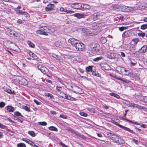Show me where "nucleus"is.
<instances>
[{"label": "nucleus", "mask_w": 147, "mask_h": 147, "mask_svg": "<svg viewBox=\"0 0 147 147\" xmlns=\"http://www.w3.org/2000/svg\"><path fill=\"white\" fill-rule=\"evenodd\" d=\"M62 89V87L60 86H57L56 88V90L58 92H60L61 94H62V95L61 96V97L71 101L75 100H76V99L75 98L67 95L63 92H61Z\"/></svg>", "instance_id": "f257e3e1"}, {"label": "nucleus", "mask_w": 147, "mask_h": 147, "mask_svg": "<svg viewBox=\"0 0 147 147\" xmlns=\"http://www.w3.org/2000/svg\"><path fill=\"white\" fill-rule=\"evenodd\" d=\"M49 31V29L47 27H42L41 30H38L36 31V33L40 34H42L45 35H47V32Z\"/></svg>", "instance_id": "f03ea898"}, {"label": "nucleus", "mask_w": 147, "mask_h": 147, "mask_svg": "<svg viewBox=\"0 0 147 147\" xmlns=\"http://www.w3.org/2000/svg\"><path fill=\"white\" fill-rule=\"evenodd\" d=\"M106 56L110 59H114L117 60V54L116 53L108 51L107 53Z\"/></svg>", "instance_id": "7ed1b4c3"}, {"label": "nucleus", "mask_w": 147, "mask_h": 147, "mask_svg": "<svg viewBox=\"0 0 147 147\" xmlns=\"http://www.w3.org/2000/svg\"><path fill=\"white\" fill-rule=\"evenodd\" d=\"M71 90L76 94H82L83 93L82 89L78 86L74 85L71 86Z\"/></svg>", "instance_id": "20e7f679"}, {"label": "nucleus", "mask_w": 147, "mask_h": 147, "mask_svg": "<svg viewBox=\"0 0 147 147\" xmlns=\"http://www.w3.org/2000/svg\"><path fill=\"white\" fill-rule=\"evenodd\" d=\"M76 49L78 51H80L83 50L84 45L80 41L75 46Z\"/></svg>", "instance_id": "39448f33"}, {"label": "nucleus", "mask_w": 147, "mask_h": 147, "mask_svg": "<svg viewBox=\"0 0 147 147\" xmlns=\"http://www.w3.org/2000/svg\"><path fill=\"white\" fill-rule=\"evenodd\" d=\"M38 68L41 72L44 74H46L48 72V69L42 65H39L38 66Z\"/></svg>", "instance_id": "423d86ee"}, {"label": "nucleus", "mask_w": 147, "mask_h": 147, "mask_svg": "<svg viewBox=\"0 0 147 147\" xmlns=\"http://www.w3.org/2000/svg\"><path fill=\"white\" fill-rule=\"evenodd\" d=\"M128 111V110H125V113L124 114V115L123 116V117L125 118H123V120H125L126 121H127L131 123H132V124H134L137 125H140V124L137 122H133V121H132L130 120L127 119L125 118L126 117V115L127 114V111Z\"/></svg>", "instance_id": "0eeeda50"}, {"label": "nucleus", "mask_w": 147, "mask_h": 147, "mask_svg": "<svg viewBox=\"0 0 147 147\" xmlns=\"http://www.w3.org/2000/svg\"><path fill=\"white\" fill-rule=\"evenodd\" d=\"M107 134L110 137L111 139L115 142L116 141V140L118 137L116 135L111 132H107Z\"/></svg>", "instance_id": "6e6552de"}, {"label": "nucleus", "mask_w": 147, "mask_h": 147, "mask_svg": "<svg viewBox=\"0 0 147 147\" xmlns=\"http://www.w3.org/2000/svg\"><path fill=\"white\" fill-rule=\"evenodd\" d=\"M136 51L135 49V46L133 45H131L130 48L129 53L131 56H134Z\"/></svg>", "instance_id": "1a4fd4ad"}, {"label": "nucleus", "mask_w": 147, "mask_h": 147, "mask_svg": "<svg viewBox=\"0 0 147 147\" xmlns=\"http://www.w3.org/2000/svg\"><path fill=\"white\" fill-rule=\"evenodd\" d=\"M6 29L7 30V34L10 35V36H16V33L14 31H13L9 27H7Z\"/></svg>", "instance_id": "9d476101"}, {"label": "nucleus", "mask_w": 147, "mask_h": 147, "mask_svg": "<svg viewBox=\"0 0 147 147\" xmlns=\"http://www.w3.org/2000/svg\"><path fill=\"white\" fill-rule=\"evenodd\" d=\"M68 41L69 43L75 47L79 41L77 39H75L74 38H71L68 40Z\"/></svg>", "instance_id": "9b49d317"}, {"label": "nucleus", "mask_w": 147, "mask_h": 147, "mask_svg": "<svg viewBox=\"0 0 147 147\" xmlns=\"http://www.w3.org/2000/svg\"><path fill=\"white\" fill-rule=\"evenodd\" d=\"M130 7H128L124 5H121L120 6V8H121V11H122L129 12L130 11Z\"/></svg>", "instance_id": "f8f14e48"}, {"label": "nucleus", "mask_w": 147, "mask_h": 147, "mask_svg": "<svg viewBox=\"0 0 147 147\" xmlns=\"http://www.w3.org/2000/svg\"><path fill=\"white\" fill-rule=\"evenodd\" d=\"M16 12L17 14L24 15L26 18H28L29 17V14L26 11H23L21 10H16Z\"/></svg>", "instance_id": "ddd939ff"}, {"label": "nucleus", "mask_w": 147, "mask_h": 147, "mask_svg": "<svg viewBox=\"0 0 147 147\" xmlns=\"http://www.w3.org/2000/svg\"><path fill=\"white\" fill-rule=\"evenodd\" d=\"M73 5L74 8L82 10V4L81 3H74L73 4Z\"/></svg>", "instance_id": "4468645a"}, {"label": "nucleus", "mask_w": 147, "mask_h": 147, "mask_svg": "<svg viewBox=\"0 0 147 147\" xmlns=\"http://www.w3.org/2000/svg\"><path fill=\"white\" fill-rule=\"evenodd\" d=\"M117 70L120 74H121V73H123L124 72H127L129 71L127 70H126L125 68L120 67H118L117 68Z\"/></svg>", "instance_id": "2eb2a0df"}, {"label": "nucleus", "mask_w": 147, "mask_h": 147, "mask_svg": "<svg viewBox=\"0 0 147 147\" xmlns=\"http://www.w3.org/2000/svg\"><path fill=\"white\" fill-rule=\"evenodd\" d=\"M55 5L54 4L49 3L47 5V7L45 8V9L47 11H49L52 10L54 8Z\"/></svg>", "instance_id": "dca6fc26"}, {"label": "nucleus", "mask_w": 147, "mask_h": 147, "mask_svg": "<svg viewBox=\"0 0 147 147\" xmlns=\"http://www.w3.org/2000/svg\"><path fill=\"white\" fill-rule=\"evenodd\" d=\"M101 17V13L98 12L97 13H95L93 14V20L96 21L99 19Z\"/></svg>", "instance_id": "f3484780"}, {"label": "nucleus", "mask_w": 147, "mask_h": 147, "mask_svg": "<svg viewBox=\"0 0 147 147\" xmlns=\"http://www.w3.org/2000/svg\"><path fill=\"white\" fill-rule=\"evenodd\" d=\"M119 125L120 127L122 128L125 131H129V132L133 134H134L135 133V132L134 131L130 129L129 128L123 126L121 125Z\"/></svg>", "instance_id": "a211bd4d"}, {"label": "nucleus", "mask_w": 147, "mask_h": 147, "mask_svg": "<svg viewBox=\"0 0 147 147\" xmlns=\"http://www.w3.org/2000/svg\"><path fill=\"white\" fill-rule=\"evenodd\" d=\"M53 57L55 58L60 63H63V60L62 58L60 56L55 54H54L53 55Z\"/></svg>", "instance_id": "6ab92c4d"}, {"label": "nucleus", "mask_w": 147, "mask_h": 147, "mask_svg": "<svg viewBox=\"0 0 147 147\" xmlns=\"http://www.w3.org/2000/svg\"><path fill=\"white\" fill-rule=\"evenodd\" d=\"M140 51L141 53H144L147 51V46L146 45H144L140 49Z\"/></svg>", "instance_id": "aec40b11"}, {"label": "nucleus", "mask_w": 147, "mask_h": 147, "mask_svg": "<svg viewBox=\"0 0 147 147\" xmlns=\"http://www.w3.org/2000/svg\"><path fill=\"white\" fill-rule=\"evenodd\" d=\"M101 69L103 70H108L110 69V67L107 64H103L101 65Z\"/></svg>", "instance_id": "412c9836"}, {"label": "nucleus", "mask_w": 147, "mask_h": 147, "mask_svg": "<svg viewBox=\"0 0 147 147\" xmlns=\"http://www.w3.org/2000/svg\"><path fill=\"white\" fill-rule=\"evenodd\" d=\"M7 111V112H13L14 111V108L11 106H7L5 107Z\"/></svg>", "instance_id": "4be33fe9"}, {"label": "nucleus", "mask_w": 147, "mask_h": 147, "mask_svg": "<svg viewBox=\"0 0 147 147\" xmlns=\"http://www.w3.org/2000/svg\"><path fill=\"white\" fill-rule=\"evenodd\" d=\"M115 142L121 144H123L124 143V141L122 138L119 136L118 137L116 140V141H115Z\"/></svg>", "instance_id": "5701e85b"}, {"label": "nucleus", "mask_w": 147, "mask_h": 147, "mask_svg": "<svg viewBox=\"0 0 147 147\" xmlns=\"http://www.w3.org/2000/svg\"><path fill=\"white\" fill-rule=\"evenodd\" d=\"M90 8V6L88 5L87 4H83L82 10H84L85 9H89Z\"/></svg>", "instance_id": "b1692460"}, {"label": "nucleus", "mask_w": 147, "mask_h": 147, "mask_svg": "<svg viewBox=\"0 0 147 147\" xmlns=\"http://www.w3.org/2000/svg\"><path fill=\"white\" fill-rule=\"evenodd\" d=\"M130 34V32L128 31H125L122 34L123 37L126 38L128 37Z\"/></svg>", "instance_id": "393cba45"}, {"label": "nucleus", "mask_w": 147, "mask_h": 147, "mask_svg": "<svg viewBox=\"0 0 147 147\" xmlns=\"http://www.w3.org/2000/svg\"><path fill=\"white\" fill-rule=\"evenodd\" d=\"M74 16L79 19H80L84 17V15L83 14H80L79 13L74 14Z\"/></svg>", "instance_id": "a878e982"}, {"label": "nucleus", "mask_w": 147, "mask_h": 147, "mask_svg": "<svg viewBox=\"0 0 147 147\" xmlns=\"http://www.w3.org/2000/svg\"><path fill=\"white\" fill-rule=\"evenodd\" d=\"M93 67V66H89L87 67L86 68V71L88 72H91L92 71V67Z\"/></svg>", "instance_id": "bb28decb"}, {"label": "nucleus", "mask_w": 147, "mask_h": 147, "mask_svg": "<svg viewBox=\"0 0 147 147\" xmlns=\"http://www.w3.org/2000/svg\"><path fill=\"white\" fill-rule=\"evenodd\" d=\"M109 95L112 96H113L115 97H116L117 98L119 99L120 98V96L117 94H116L114 93L113 92L110 93Z\"/></svg>", "instance_id": "cd10ccee"}, {"label": "nucleus", "mask_w": 147, "mask_h": 147, "mask_svg": "<svg viewBox=\"0 0 147 147\" xmlns=\"http://www.w3.org/2000/svg\"><path fill=\"white\" fill-rule=\"evenodd\" d=\"M48 128L49 130L51 131H58V129L57 128L53 126H51L50 127H49Z\"/></svg>", "instance_id": "c85d7f7f"}, {"label": "nucleus", "mask_w": 147, "mask_h": 147, "mask_svg": "<svg viewBox=\"0 0 147 147\" xmlns=\"http://www.w3.org/2000/svg\"><path fill=\"white\" fill-rule=\"evenodd\" d=\"M27 43L28 44L29 46L32 48H34L35 47L34 44L30 41H28L27 42Z\"/></svg>", "instance_id": "c756f323"}, {"label": "nucleus", "mask_w": 147, "mask_h": 147, "mask_svg": "<svg viewBox=\"0 0 147 147\" xmlns=\"http://www.w3.org/2000/svg\"><path fill=\"white\" fill-rule=\"evenodd\" d=\"M141 9H144L147 7V3H142L140 5Z\"/></svg>", "instance_id": "7c9ffc66"}, {"label": "nucleus", "mask_w": 147, "mask_h": 147, "mask_svg": "<svg viewBox=\"0 0 147 147\" xmlns=\"http://www.w3.org/2000/svg\"><path fill=\"white\" fill-rule=\"evenodd\" d=\"M30 107L29 106V107L26 106H24L23 107V109L25 110L27 112H30Z\"/></svg>", "instance_id": "2f4dec72"}, {"label": "nucleus", "mask_w": 147, "mask_h": 147, "mask_svg": "<svg viewBox=\"0 0 147 147\" xmlns=\"http://www.w3.org/2000/svg\"><path fill=\"white\" fill-rule=\"evenodd\" d=\"M100 41L102 43L105 44L107 40L105 37H102L100 39Z\"/></svg>", "instance_id": "473e14b6"}, {"label": "nucleus", "mask_w": 147, "mask_h": 147, "mask_svg": "<svg viewBox=\"0 0 147 147\" xmlns=\"http://www.w3.org/2000/svg\"><path fill=\"white\" fill-rule=\"evenodd\" d=\"M61 41L60 40L57 41L54 43L55 46L58 47L61 46Z\"/></svg>", "instance_id": "72a5a7b5"}, {"label": "nucleus", "mask_w": 147, "mask_h": 147, "mask_svg": "<svg viewBox=\"0 0 147 147\" xmlns=\"http://www.w3.org/2000/svg\"><path fill=\"white\" fill-rule=\"evenodd\" d=\"M113 8L115 10H119V9L120 8V6H119L118 5H113Z\"/></svg>", "instance_id": "f704fd0d"}, {"label": "nucleus", "mask_w": 147, "mask_h": 147, "mask_svg": "<svg viewBox=\"0 0 147 147\" xmlns=\"http://www.w3.org/2000/svg\"><path fill=\"white\" fill-rule=\"evenodd\" d=\"M136 107L137 108L139 109H142L144 110L146 109L145 107L141 106L137 104H136Z\"/></svg>", "instance_id": "c9c22d12"}, {"label": "nucleus", "mask_w": 147, "mask_h": 147, "mask_svg": "<svg viewBox=\"0 0 147 147\" xmlns=\"http://www.w3.org/2000/svg\"><path fill=\"white\" fill-rule=\"evenodd\" d=\"M141 100L143 102L147 103V96H144L141 98Z\"/></svg>", "instance_id": "e433bc0d"}, {"label": "nucleus", "mask_w": 147, "mask_h": 147, "mask_svg": "<svg viewBox=\"0 0 147 147\" xmlns=\"http://www.w3.org/2000/svg\"><path fill=\"white\" fill-rule=\"evenodd\" d=\"M14 115L17 116H20L22 117H24L23 115H22L18 111H15L14 112Z\"/></svg>", "instance_id": "4c0bfd02"}, {"label": "nucleus", "mask_w": 147, "mask_h": 147, "mask_svg": "<svg viewBox=\"0 0 147 147\" xmlns=\"http://www.w3.org/2000/svg\"><path fill=\"white\" fill-rule=\"evenodd\" d=\"M103 57H96L93 59V61H98L99 60H100L102 59Z\"/></svg>", "instance_id": "58836bf2"}, {"label": "nucleus", "mask_w": 147, "mask_h": 147, "mask_svg": "<svg viewBox=\"0 0 147 147\" xmlns=\"http://www.w3.org/2000/svg\"><path fill=\"white\" fill-rule=\"evenodd\" d=\"M45 95L46 96L50 97L51 98H53V96L52 94L49 93H45Z\"/></svg>", "instance_id": "ea45409f"}, {"label": "nucleus", "mask_w": 147, "mask_h": 147, "mask_svg": "<svg viewBox=\"0 0 147 147\" xmlns=\"http://www.w3.org/2000/svg\"><path fill=\"white\" fill-rule=\"evenodd\" d=\"M38 123L39 125L42 126H46L47 125V123L45 121L39 122Z\"/></svg>", "instance_id": "a19ab883"}, {"label": "nucleus", "mask_w": 147, "mask_h": 147, "mask_svg": "<svg viewBox=\"0 0 147 147\" xmlns=\"http://www.w3.org/2000/svg\"><path fill=\"white\" fill-rule=\"evenodd\" d=\"M128 27L127 26L123 27L122 26L119 27V29L121 31H123L125 29H128Z\"/></svg>", "instance_id": "79ce46f5"}, {"label": "nucleus", "mask_w": 147, "mask_h": 147, "mask_svg": "<svg viewBox=\"0 0 147 147\" xmlns=\"http://www.w3.org/2000/svg\"><path fill=\"white\" fill-rule=\"evenodd\" d=\"M18 147H26V146L25 144L23 143H20L18 144H17Z\"/></svg>", "instance_id": "37998d69"}, {"label": "nucleus", "mask_w": 147, "mask_h": 147, "mask_svg": "<svg viewBox=\"0 0 147 147\" xmlns=\"http://www.w3.org/2000/svg\"><path fill=\"white\" fill-rule=\"evenodd\" d=\"M28 133L32 137H34L35 136V133L32 131H29L28 132Z\"/></svg>", "instance_id": "c03bdc74"}, {"label": "nucleus", "mask_w": 147, "mask_h": 147, "mask_svg": "<svg viewBox=\"0 0 147 147\" xmlns=\"http://www.w3.org/2000/svg\"><path fill=\"white\" fill-rule=\"evenodd\" d=\"M68 130L69 131H70L73 134H75L76 135H78V134L77 133L75 132L74 130L71 128H69L68 129Z\"/></svg>", "instance_id": "a18cd8bd"}, {"label": "nucleus", "mask_w": 147, "mask_h": 147, "mask_svg": "<svg viewBox=\"0 0 147 147\" xmlns=\"http://www.w3.org/2000/svg\"><path fill=\"white\" fill-rule=\"evenodd\" d=\"M91 49V51L92 53L93 54H95L96 53V46L92 48Z\"/></svg>", "instance_id": "49530a36"}, {"label": "nucleus", "mask_w": 147, "mask_h": 147, "mask_svg": "<svg viewBox=\"0 0 147 147\" xmlns=\"http://www.w3.org/2000/svg\"><path fill=\"white\" fill-rule=\"evenodd\" d=\"M147 28V24H143L141 26V28L142 29L145 30Z\"/></svg>", "instance_id": "de8ad7c7"}, {"label": "nucleus", "mask_w": 147, "mask_h": 147, "mask_svg": "<svg viewBox=\"0 0 147 147\" xmlns=\"http://www.w3.org/2000/svg\"><path fill=\"white\" fill-rule=\"evenodd\" d=\"M5 92H7V93L10 94H13V92L11 91V90L9 89H5Z\"/></svg>", "instance_id": "09e8293b"}, {"label": "nucleus", "mask_w": 147, "mask_h": 147, "mask_svg": "<svg viewBox=\"0 0 147 147\" xmlns=\"http://www.w3.org/2000/svg\"><path fill=\"white\" fill-rule=\"evenodd\" d=\"M80 115L81 116H83L84 117H86L87 116V114L84 112H81L80 113Z\"/></svg>", "instance_id": "8fccbe9b"}, {"label": "nucleus", "mask_w": 147, "mask_h": 147, "mask_svg": "<svg viewBox=\"0 0 147 147\" xmlns=\"http://www.w3.org/2000/svg\"><path fill=\"white\" fill-rule=\"evenodd\" d=\"M17 120L21 123H22L23 121V119L21 117H19L17 119Z\"/></svg>", "instance_id": "3c124183"}, {"label": "nucleus", "mask_w": 147, "mask_h": 147, "mask_svg": "<svg viewBox=\"0 0 147 147\" xmlns=\"http://www.w3.org/2000/svg\"><path fill=\"white\" fill-rule=\"evenodd\" d=\"M22 140L28 144L30 140L27 138H23Z\"/></svg>", "instance_id": "603ef678"}, {"label": "nucleus", "mask_w": 147, "mask_h": 147, "mask_svg": "<svg viewBox=\"0 0 147 147\" xmlns=\"http://www.w3.org/2000/svg\"><path fill=\"white\" fill-rule=\"evenodd\" d=\"M5 104L3 102H0V107L3 108L4 107Z\"/></svg>", "instance_id": "864d4df0"}, {"label": "nucleus", "mask_w": 147, "mask_h": 147, "mask_svg": "<svg viewBox=\"0 0 147 147\" xmlns=\"http://www.w3.org/2000/svg\"><path fill=\"white\" fill-rule=\"evenodd\" d=\"M138 35L140 36L144 37L145 36V33L140 32L138 33Z\"/></svg>", "instance_id": "5fc2aeb1"}, {"label": "nucleus", "mask_w": 147, "mask_h": 147, "mask_svg": "<svg viewBox=\"0 0 147 147\" xmlns=\"http://www.w3.org/2000/svg\"><path fill=\"white\" fill-rule=\"evenodd\" d=\"M58 81L63 85H64V82L63 81L61 78H58Z\"/></svg>", "instance_id": "6e6d98bb"}, {"label": "nucleus", "mask_w": 147, "mask_h": 147, "mask_svg": "<svg viewBox=\"0 0 147 147\" xmlns=\"http://www.w3.org/2000/svg\"><path fill=\"white\" fill-rule=\"evenodd\" d=\"M136 104L132 103H130L129 104V106L133 107H136Z\"/></svg>", "instance_id": "4d7b16f0"}, {"label": "nucleus", "mask_w": 147, "mask_h": 147, "mask_svg": "<svg viewBox=\"0 0 147 147\" xmlns=\"http://www.w3.org/2000/svg\"><path fill=\"white\" fill-rule=\"evenodd\" d=\"M122 57H124L125 56V55L124 53L123 52H121L120 54H119Z\"/></svg>", "instance_id": "13d9d810"}, {"label": "nucleus", "mask_w": 147, "mask_h": 147, "mask_svg": "<svg viewBox=\"0 0 147 147\" xmlns=\"http://www.w3.org/2000/svg\"><path fill=\"white\" fill-rule=\"evenodd\" d=\"M60 117H61L62 118L66 119L67 118V116L66 115H60L59 116Z\"/></svg>", "instance_id": "bf43d9fd"}, {"label": "nucleus", "mask_w": 147, "mask_h": 147, "mask_svg": "<svg viewBox=\"0 0 147 147\" xmlns=\"http://www.w3.org/2000/svg\"><path fill=\"white\" fill-rule=\"evenodd\" d=\"M34 101L35 103L37 105H39L41 104V102H38L37 100L35 99L34 100Z\"/></svg>", "instance_id": "052dcab7"}, {"label": "nucleus", "mask_w": 147, "mask_h": 147, "mask_svg": "<svg viewBox=\"0 0 147 147\" xmlns=\"http://www.w3.org/2000/svg\"><path fill=\"white\" fill-rule=\"evenodd\" d=\"M28 144L32 146H34V145L35 144L32 141L30 140Z\"/></svg>", "instance_id": "680f3d73"}, {"label": "nucleus", "mask_w": 147, "mask_h": 147, "mask_svg": "<svg viewBox=\"0 0 147 147\" xmlns=\"http://www.w3.org/2000/svg\"><path fill=\"white\" fill-rule=\"evenodd\" d=\"M46 74V75L48 77H52V75L51 74L49 73V72L48 71V72L46 74Z\"/></svg>", "instance_id": "e2e57ef3"}, {"label": "nucleus", "mask_w": 147, "mask_h": 147, "mask_svg": "<svg viewBox=\"0 0 147 147\" xmlns=\"http://www.w3.org/2000/svg\"><path fill=\"white\" fill-rule=\"evenodd\" d=\"M132 140L133 141V142L135 143V144H138V140H135V139H133Z\"/></svg>", "instance_id": "0e129e2a"}, {"label": "nucleus", "mask_w": 147, "mask_h": 147, "mask_svg": "<svg viewBox=\"0 0 147 147\" xmlns=\"http://www.w3.org/2000/svg\"><path fill=\"white\" fill-rule=\"evenodd\" d=\"M32 57L35 59H36L37 58V56L34 53L32 56Z\"/></svg>", "instance_id": "69168bd1"}, {"label": "nucleus", "mask_w": 147, "mask_h": 147, "mask_svg": "<svg viewBox=\"0 0 147 147\" xmlns=\"http://www.w3.org/2000/svg\"><path fill=\"white\" fill-rule=\"evenodd\" d=\"M130 64L131 67H132V66H134L136 64V63L131 62Z\"/></svg>", "instance_id": "338daca9"}, {"label": "nucleus", "mask_w": 147, "mask_h": 147, "mask_svg": "<svg viewBox=\"0 0 147 147\" xmlns=\"http://www.w3.org/2000/svg\"><path fill=\"white\" fill-rule=\"evenodd\" d=\"M17 23L18 24H21L23 22L22 20L20 19H19L17 21Z\"/></svg>", "instance_id": "774afa93"}]
</instances>
